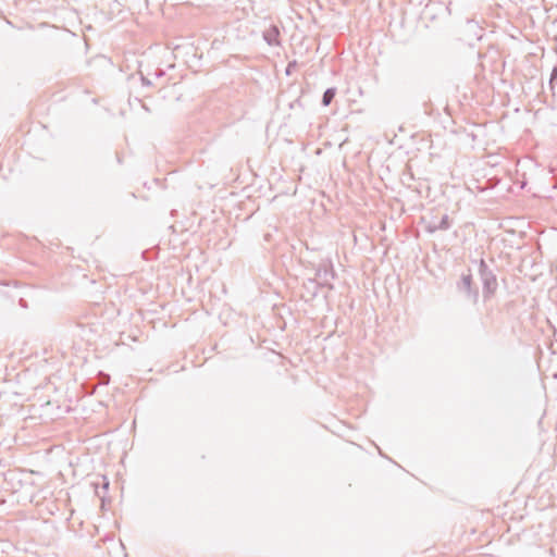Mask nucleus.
Listing matches in <instances>:
<instances>
[{
	"label": "nucleus",
	"mask_w": 557,
	"mask_h": 557,
	"mask_svg": "<svg viewBox=\"0 0 557 557\" xmlns=\"http://www.w3.org/2000/svg\"><path fill=\"white\" fill-rule=\"evenodd\" d=\"M480 276L483 283V295L485 298H488L494 294L498 284L495 274L487 268L483 260L480 264Z\"/></svg>",
	"instance_id": "obj_1"
},
{
	"label": "nucleus",
	"mask_w": 557,
	"mask_h": 557,
	"mask_svg": "<svg viewBox=\"0 0 557 557\" xmlns=\"http://www.w3.org/2000/svg\"><path fill=\"white\" fill-rule=\"evenodd\" d=\"M459 293L465 295L472 304H476L479 299L478 289L472 288V275L470 273L462 274L460 281L457 284Z\"/></svg>",
	"instance_id": "obj_2"
},
{
	"label": "nucleus",
	"mask_w": 557,
	"mask_h": 557,
	"mask_svg": "<svg viewBox=\"0 0 557 557\" xmlns=\"http://www.w3.org/2000/svg\"><path fill=\"white\" fill-rule=\"evenodd\" d=\"M450 227V221L449 216L447 214H444L440 221H430L426 226L425 231L428 233H435L437 231H447Z\"/></svg>",
	"instance_id": "obj_3"
},
{
	"label": "nucleus",
	"mask_w": 557,
	"mask_h": 557,
	"mask_svg": "<svg viewBox=\"0 0 557 557\" xmlns=\"http://www.w3.org/2000/svg\"><path fill=\"white\" fill-rule=\"evenodd\" d=\"M280 29L275 25H271L268 29L263 32V39L270 46H278L280 45Z\"/></svg>",
	"instance_id": "obj_4"
},
{
	"label": "nucleus",
	"mask_w": 557,
	"mask_h": 557,
	"mask_svg": "<svg viewBox=\"0 0 557 557\" xmlns=\"http://www.w3.org/2000/svg\"><path fill=\"white\" fill-rule=\"evenodd\" d=\"M317 277L322 285H330V282L334 278V271L332 265H324L319 268L317 271Z\"/></svg>",
	"instance_id": "obj_5"
},
{
	"label": "nucleus",
	"mask_w": 557,
	"mask_h": 557,
	"mask_svg": "<svg viewBox=\"0 0 557 557\" xmlns=\"http://www.w3.org/2000/svg\"><path fill=\"white\" fill-rule=\"evenodd\" d=\"M336 95V88L332 87V88H327L323 96H322V104L324 107H327L331 104V102L333 101L334 97Z\"/></svg>",
	"instance_id": "obj_6"
},
{
	"label": "nucleus",
	"mask_w": 557,
	"mask_h": 557,
	"mask_svg": "<svg viewBox=\"0 0 557 557\" xmlns=\"http://www.w3.org/2000/svg\"><path fill=\"white\" fill-rule=\"evenodd\" d=\"M556 85H557V67H554L550 73V78H549V86L553 91L555 90Z\"/></svg>",
	"instance_id": "obj_7"
},
{
	"label": "nucleus",
	"mask_w": 557,
	"mask_h": 557,
	"mask_svg": "<svg viewBox=\"0 0 557 557\" xmlns=\"http://www.w3.org/2000/svg\"><path fill=\"white\" fill-rule=\"evenodd\" d=\"M141 81H143V84L148 85V86L152 84V82L144 75L141 76Z\"/></svg>",
	"instance_id": "obj_8"
},
{
	"label": "nucleus",
	"mask_w": 557,
	"mask_h": 557,
	"mask_svg": "<svg viewBox=\"0 0 557 557\" xmlns=\"http://www.w3.org/2000/svg\"><path fill=\"white\" fill-rule=\"evenodd\" d=\"M296 64V62H290L288 63L287 67H286V74L289 75L290 74V71H292V67Z\"/></svg>",
	"instance_id": "obj_9"
},
{
	"label": "nucleus",
	"mask_w": 557,
	"mask_h": 557,
	"mask_svg": "<svg viewBox=\"0 0 557 557\" xmlns=\"http://www.w3.org/2000/svg\"><path fill=\"white\" fill-rule=\"evenodd\" d=\"M164 75V71L163 70H160V69H157L156 72H154V76L156 77H161Z\"/></svg>",
	"instance_id": "obj_10"
},
{
	"label": "nucleus",
	"mask_w": 557,
	"mask_h": 557,
	"mask_svg": "<svg viewBox=\"0 0 557 557\" xmlns=\"http://www.w3.org/2000/svg\"><path fill=\"white\" fill-rule=\"evenodd\" d=\"M553 271L556 272V280H557V263L554 265Z\"/></svg>",
	"instance_id": "obj_11"
}]
</instances>
